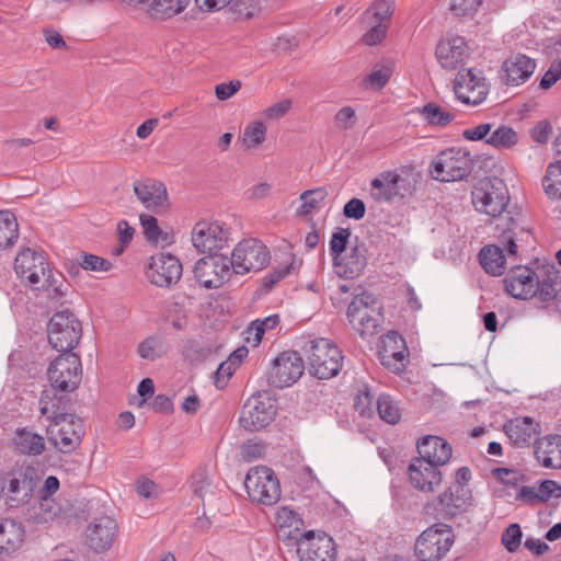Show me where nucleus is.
Instances as JSON below:
<instances>
[{"mask_svg":"<svg viewBox=\"0 0 561 561\" xmlns=\"http://www.w3.org/2000/svg\"><path fill=\"white\" fill-rule=\"evenodd\" d=\"M14 270L23 283L32 289L47 291L51 300L64 297L62 275L50 270L43 253L30 248L22 250L15 257Z\"/></svg>","mask_w":561,"mask_h":561,"instance_id":"1","label":"nucleus"},{"mask_svg":"<svg viewBox=\"0 0 561 561\" xmlns=\"http://www.w3.org/2000/svg\"><path fill=\"white\" fill-rule=\"evenodd\" d=\"M304 353L310 375L318 379H331L343 367L342 351L328 339L319 337L307 342Z\"/></svg>","mask_w":561,"mask_h":561,"instance_id":"2","label":"nucleus"},{"mask_svg":"<svg viewBox=\"0 0 561 561\" xmlns=\"http://www.w3.org/2000/svg\"><path fill=\"white\" fill-rule=\"evenodd\" d=\"M528 305L539 307L538 304H547L556 298V285L559 279V271L556 264L547 257H535L528 264Z\"/></svg>","mask_w":561,"mask_h":561,"instance_id":"3","label":"nucleus"},{"mask_svg":"<svg viewBox=\"0 0 561 561\" xmlns=\"http://www.w3.org/2000/svg\"><path fill=\"white\" fill-rule=\"evenodd\" d=\"M33 491L32 468L25 463L0 467V500L5 495L10 506L28 501Z\"/></svg>","mask_w":561,"mask_h":561,"instance_id":"4","label":"nucleus"},{"mask_svg":"<svg viewBox=\"0 0 561 561\" xmlns=\"http://www.w3.org/2000/svg\"><path fill=\"white\" fill-rule=\"evenodd\" d=\"M473 169L469 151L449 148L439 152L431 164L432 178L440 182H456L466 179Z\"/></svg>","mask_w":561,"mask_h":561,"instance_id":"5","label":"nucleus"},{"mask_svg":"<svg viewBox=\"0 0 561 561\" xmlns=\"http://www.w3.org/2000/svg\"><path fill=\"white\" fill-rule=\"evenodd\" d=\"M408 169L386 170L378 173L369 184V196L376 203H391L403 199L412 193Z\"/></svg>","mask_w":561,"mask_h":561,"instance_id":"6","label":"nucleus"},{"mask_svg":"<svg viewBox=\"0 0 561 561\" xmlns=\"http://www.w3.org/2000/svg\"><path fill=\"white\" fill-rule=\"evenodd\" d=\"M82 334V325L69 310L57 311L47 325L49 344L59 352L72 353Z\"/></svg>","mask_w":561,"mask_h":561,"instance_id":"7","label":"nucleus"},{"mask_svg":"<svg viewBox=\"0 0 561 561\" xmlns=\"http://www.w3.org/2000/svg\"><path fill=\"white\" fill-rule=\"evenodd\" d=\"M472 505V492L470 489L448 486L432 501L423 506V513L436 519H451Z\"/></svg>","mask_w":561,"mask_h":561,"instance_id":"8","label":"nucleus"},{"mask_svg":"<svg viewBox=\"0 0 561 561\" xmlns=\"http://www.w3.org/2000/svg\"><path fill=\"white\" fill-rule=\"evenodd\" d=\"M346 314L352 328L362 337L374 335L382 321L377 299L370 293L355 296L347 307Z\"/></svg>","mask_w":561,"mask_h":561,"instance_id":"9","label":"nucleus"},{"mask_svg":"<svg viewBox=\"0 0 561 561\" xmlns=\"http://www.w3.org/2000/svg\"><path fill=\"white\" fill-rule=\"evenodd\" d=\"M454 534L450 526L439 523L425 529L415 541V556L421 561H438L451 548Z\"/></svg>","mask_w":561,"mask_h":561,"instance_id":"10","label":"nucleus"},{"mask_svg":"<svg viewBox=\"0 0 561 561\" xmlns=\"http://www.w3.org/2000/svg\"><path fill=\"white\" fill-rule=\"evenodd\" d=\"M45 433L48 442L58 451L70 454L81 445L84 436L83 421L71 413L53 423H47Z\"/></svg>","mask_w":561,"mask_h":561,"instance_id":"11","label":"nucleus"},{"mask_svg":"<svg viewBox=\"0 0 561 561\" xmlns=\"http://www.w3.org/2000/svg\"><path fill=\"white\" fill-rule=\"evenodd\" d=\"M249 497L261 505L271 506L280 499V485L275 472L267 467H254L244 479Z\"/></svg>","mask_w":561,"mask_h":561,"instance_id":"12","label":"nucleus"},{"mask_svg":"<svg viewBox=\"0 0 561 561\" xmlns=\"http://www.w3.org/2000/svg\"><path fill=\"white\" fill-rule=\"evenodd\" d=\"M456 99L466 105L477 106L485 101L490 85L481 70L476 68L460 69L453 84Z\"/></svg>","mask_w":561,"mask_h":561,"instance_id":"13","label":"nucleus"},{"mask_svg":"<svg viewBox=\"0 0 561 561\" xmlns=\"http://www.w3.org/2000/svg\"><path fill=\"white\" fill-rule=\"evenodd\" d=\"M276 413L275 400L267 392H257L244 402L239 422L244 430L260 431L274 420Z\"/></svg>","mask_w":561,"mask_h":561,"instance_id":"14","label":"nucleus"},{"mask_svg":"<svg viewBox=\"0 0 561 561\" xmlns=\"http://www.w3.org/2000/svg\"><path fill=\"white\" fill-rule=\"evenodd\" d=\"M229 261L232 263V272L243 275L264 268L270 261V252L261 241L245 239L234 247Z\"/></svg>","mask_w":561,"mask_h":561,"instance_id":"15","label":"nucleus"},{"mask_svg":"<svg viewBox=\"0 0 561 561\" xmlns=\"http://www.w3.org/2000/svg\"><path fill=\"white\" fill-rule=\"evenodd\" d=\"M47 374L54 389L71 392L81 381V359L75 353H62L50 363Z\"/></svg>","mask_w":561,"mask_h":561,"instance_id":"16","label":"nucleus"},{"mask_svg":"<svg viewBox=\"0 0 561 561\" xmlns=\"http://www.w3.org/2000/svg\"><path fill=\"white\" fill-rule=\"evenodd\" d=\"M232 274V263L225 254L216 253L204 256L194 266L196 282L207 289L221 287Z\"/></svg>","mask_w":561,"mask_h":561,"instance_id":"17","label":"nucleus"},{"mask_svg":"<svg viewBox=\"0 0 561 561\" xmlns=\"http://www.w3.org/2000/svg\"><path fill=\"white\" fill-rule=\"evenodd\" d=\"M507 188L500 180L489 181L472 193L476 209L491 217L502 215L508 204Z\"/></svg>","mask_w":561,"mask_h":561,"instance_id":"18","label":"nucleus"},{"mask_svg":"<svg viewBox=\"0 0 561 561\" xmlns=\"http://www.w3.org/2000/svg\"><path fill=\"white\" fill-rule=\"evenodd\" d=\"M304 359L297 352H284L273 362L267 375L268 385L285 388L294 385L304 373Z\"/></svg>","mask_w":561,"mask_h":561,"instance_id":"19","label":"nucleus"},{"mask_svg":"<svg viewBox=\"0 0 561 561\" xmlns=\"http://www.w3.org/2000/svg\"><path fill=\"white\" fill-rule=\"evenodd\" d=\"M296 545L300 561H334L336 556L334 540L324 533L306 531Z\"/></svg>","mask_w":561,"mask_h":561,"instance_id":"20","label":"nucleus"},{"mask_svg":"<svg viewBox=\"0 0 561 561\" xmlns=\"http://www.w3.org/2000/svg\"><path fill=\"white\" fill-rule=\"evenodd\" d=\"M182 272V263L176 256L159 253L151 257L147 277L152 285L169 288L180 280Z\"/></svg>","mask_w":561,"mask_h":561,"instance_id":"21","label":"nucleus"},{"mask_svg":"<svg viewBox=\"0 0 561 561\" xmlns=\"http://www.w3.org/2000/svg\"><path fill=\"white\" fill-rule=\"evenodd\" d=\"M408 356L405 340L398 332L389 331L381 336L378 357L383 367L398 374L405 368Z\"/></svg>","mask_w":561,"mask_h":561,"instance_id":"22","label":"nucleus"},{"mask_svg":"<svg viewBox=\"0 0 561 561\" xmlns=\"http://www.w3.org/2000/svg\"><path fill=\"white\" fill-rule=\"evenodd\" d=\"M229 231L218 221H198L192 230V242L201 253H211L227 245Z\"/></svg>","mask_w":561,"mask_h":561,"instance_id":"23","label":"nucleus"},{"mask_svg":"<svg viewBox=\"0 0 561 561\" xmlns=\"http://www.w3.org/2000/svg\"><path fill=\"white\" fill-rule=\"evenodd\" d=\"M134 193L140 204L148 210L162 214L169 208V194L164 183L146 179L133 184Z\"/></svg>","mask_w":561,"mask_h":561,"instance_id":"24","label":"nucleus"},{"mask_svg":"<svg viewBox=\"0 0 561 561\" xmlns=\"http://www.w3.org/2000/svg\"><path fill=\"white\" fill-rule=\"evenodd\" d=\"M408 478L411 485L417 491L432 493L440 485L443 474L440 467L415 457L408 466Z\"/></svg>","mask_w":561,"mask_h":561,"instance_id":"25","label":"nucleus"},{"mask_svg":"<svg viewBox=\"0 0 561 561\" xmlns=\"http://www.w3.org/2000/svg\"><path fill=\"white\" fill-rule=\"evenodd\" d=\"M435 55L442 68L455 70L468 58L467 43L461 36L443 37L436 46Z\"/></svg>","mask_w":561,"mask_h":561,"instance_id":"26","label":"nucleus"},{"mask_svg":"<svg viewBox=\"0 0 561 561\" xmlns=\"http://www.w3.org/2000/svg\"><path fill=\"white\" fill-rule=\"evenodd\" d=\"M117 533L116 522L108 516L94 518L85 530L88 546L96 551L107 550L114 542Z\"/></svg>","mask_w":561,"mask_h":561,"instance_id":"27","label":"nucleus"},{"mask_svg":"<svg viewBox=\"0 0 561 561\" xmlns=\"http://www.w3.org/2000/svg\"><path fill=\"white\" fill-rule=\"evenodd\" d=\"M12 450L19 455L37 457L46 450V439L28 426L16 427L10 439Z\"/></svg>","mask_w":561,"mask_h":561,"instance_id":"28","label":"nucleus"},{"mask_svg":"<svg viewBox=\"0 0 561 561\" xmlns=\"http://www.w3.org/2000/svg\"><path fill=\"white\" fill-rule=\"evenodd\" d=\"M275 524L277 526V536L283 541H295L302 538L305 522L300 514L289 506H279L275 512Z\"/></svg>","mask_w":561,"mask_h":561,"instance_id":"29","label":"nucleus"},{"mask_svg":"<svg viewBox=\"0 0 561 561\" xmlns=\"http://www.w3.org/2000/svg\"><path fill=\"white\" fill-rule=\"evenodd\" d=\"M419 457L431 461L432 463L443 467L451 457V446L442 437L426 435L421 437L416 443Z\"/></svg>","mask_w":561,"mask_h":561,"instance_id":"30","label":"nucleus"},{"mask_svg":"<svg viewBox=\"0 0 561 561\" xmlns=\"http://www.w3.org/2000/svg\"><path fill=\"white\" fill-rule=\"evenodd\" d=\"M534 454L540 466L561 469V435H548L537 439Z\"/></svg>","mask_w":561,"mask_h":561,"instance_id":"31","label":"nucleus"},{"mask_svg":"<svg viewBox=\"0 0 561 561\" xmlns=\"http://www.w3.org/2000/svg\"><path fill=\"white\" fill-rule=\"evenodd\" d=\"M367 264L366 249L356 245L344 257L334 261L335 272L340 277L352 279L359 276Z\"/></svg>","mask_w":561,"mask_h":561,"instance_id":"32","label":"nucleus"},{"mask_svg":"<svg viewBox=\"0 0 561 561\" xmlns=\"http://www.w3.org/2000/svg\"><path fill=\"white\" fill-rule=\"evenodd\" d=\"M58 389H45L38 401L39 413L48 423L60 420L70 413L65 412L64 397L56 393Z\"/></svg>","mask_w":561,"mask_h":561,"instance_id":"33","label":"nucleus"},{"mask_svg":"<svg viewBox=\"0 0 561 561\" xmlns=\"http://www.w3.org/2000/svg\"><path fill=\"white\" fill-rule=\"evenodd\" d=\"M479 260L484 271L491 275H502L505 268V255L503 249L495 244L483 247L479 253Z\"/></svg>","mask_w":561,"mask_h":561,"instance_id":"34","label":"nucleus"},{"mask_svg":"<svg viewBox=\"0 0 561 561\" xmlns=\"http://www.w3.org/2000/svg\"><path fill=\"white\" fill-rule=\"evenodd\" d=\"M526 78V56L517 54L507 58L502 66L501 79L505 84L517 85Z\"/></svg>","mask_w":561,"mask_h":561,"instance_id":"35","label":"nucleus"},{"mask_svg":"<svg viewBox=\"0 0 561 561\" xmlns=\"http://www.w3.org/2000/svg\"><path fill=\"white\" fill-rule=\"evenodd\" d=\"M279 322L280 319L278 314H271L263 319H255L250 323L244 332L245 342L251 343L253 346H257L261 343L263 335L275 329Z\"/></svg>","mask_w":561,"mask_h":561,"instance_id":"36","label":"nucleus"},{"mask_svg":"<svg viewBox=\"0 0 561 561\" xmlns=\"http://www.w3.org/2000/svg\"><path fill=\"white\" fill-rule=\"evenodd\" d=\"M503 282L510 296L516 299H526V267L520 265L512 267Z\"/></svg>","mask_w":561,"mask_h":561,"instance_id":"37","label":"nucleus"},{"mask_svg":"<svg viewBox=\"0 0 561 561\" xmlns=\"http://www.w3.org/2000/svg\"><path fill=\"white\" fill-rule=\"evenodd\" d=\"M19 238V224L13 213L0 210V250L12 247Z\"/></svg>","mask_w":561,"mask_h":561,"instance_id":"38","label":"nucleus"},{"mask_svg":"<svg viewBox=\"0 0 561 561\" xmlns=\"http://www.w3.org/2000/svg\"><path fill=\"white\" fill-rule=\"evenodd\" d=\"M517 133L507 125H495L490 131V136L486 139V145L495 149H510L518 142Z\"/></svg>","mask_w":561,"mask_h":561,"instance_id":"39","label":"nucleus"},{"mask_svg":"<svg viewBox=\"0 0 561 561\" xmlns=\"http://www.w3.org/2000/svg\"><path fill=\"white\" fill-rule=\"evenodd\" d=\"M422 118L433 127H446L455 115L436 103H427L419 110Z\"/></svg>","mask_w":561,"mask_h":561,"instance_id":"40","label":"nucleus"},{"mask_svg":"<svg viewBox=\"0 0 561 561\" xmlns=\"http://www.w3.org/2000/svg\"><path fill=\"white\" fill-rule=\"evenodd\" d=\"M267 127L262 121H253L245 125L241 142L245 149H255L266 140Z\"/></svg>","mask_w":561,"mask_h":561,"instance_id":"41","label":"nucleus"},{"mask_svg":"<svg viewBox=\"0 0 561 561\" xmlns=\"http://www.w3.org/2000/svg\"><path fill=\"white\" fill-rule=\"evenodd\" d=\"M190 0H153L150 4V12L158 19H170L183 12Z\"/></svg>","mask_w":561,"mask_h":561,"instance_id":"42","label":"nucleus"},{"mask_svg":"<svg viewBox=\"0 0 561 561\" xmlns=\"http://www.w3.org/2000/svg\"><path fill=\"white\" fill-rule=\"evenodd\" d=\"M542 187L550 198H561V160L553 161L548 165Z\"/></svg>","mask_w":561,"mask_h":561,"instance_id":"43","label":"nucleus"},{"mask_svg":"<svg viewBox=\"0 0 561 561\" xmlns=\"http://www.w3.org/2000/svg\"><path fill=\"white\" fill-rule=\"evenodd\" d=\"M377 412L379 417L388 424H397L401 419V410L398 402L389 394H380L378 397Z\"/></svg>","mask_w":561,"mask_h":561,"instance_id":"44","label":"nucleus"},{"mask_svg":"<svg viewBox=\"0 0 561 561\" xmlns=\"http://www.w3.org/2000/svg\"><path fill=\"white\" fill-rule=\"evenodd\" d=\"M328 192L324 187L307 190L300 194L301 205L297 210L299 216H308L327 198Z\"/></svg>","mask_w":561,"mask_h":561,"instance_id":"45","label":"nucleus"},{"mask_svg":"<svg viewBox=\"0 0 561 561\" xmlns=\"http://www.w3.org/2000/svg\"><path fill=\"white\" fill-rule=\"evenodd\" d=\"M20 539V527L13 519L0 522V552L13 549Z\"/></svg>","mask_w":561,"mask_h":561,"instance_id":"46","label":"nucleus"},{"mask_svg":"<svg viewBox=\"0 0 561 561\" xmlns=\"http://www.w3.org/2000/svg\"><path fill=\"white\" fill-rule=\"evenodd\" d=\"M392 71L391 64L375 65L371 72L364 80L365 87L373 90L382 89L388 83Z\"/></svg>","mask_w":561,"mask_h":561,"instance_id":"47","label":"nucleus"},{"mask_svg":"<svg viewBox=\"0 0 561 561\" xmlns=\"http://www.w3.org/2000/svg\"><path fill=\"white\" fill-rule=\"evenodd\" d=\"M167 353L161 337L152 335L138 345V354L141 358L154 360Z\"/></svg>","mask_w":561,"mask_h":561,"instance_id":"48","label":"nucleus"},{"mask_svg":"<svg viewBox=\"0 0 561 561\" xmlns=\"http://www.w3.org/2000/svg\"><path fill=\"white\" fill-rule=\"evenodd\" d=\"M191 489L195 496L204 501L208 493H213V483L205 468H198L191 477Z\"/></svg>","mask_w":561,"mask_h":561,"instance_id":"49","label":"nucleus"},{"mask_svg":"<svg viewBox=\"0 0 561 561\" xmlns=\"http://www.w3.org/2000/svg\"><path fill=\"white\" fill-rule=\"evenodd\" d=\"M504 431L511 442L517 446H523L526 443V416L507 421Z\"/></svg>","mask_w":561,"mask_h":561,"instance_id":"50","label":"nucleus"},{"mask_svg":"<svg viewBox=\"0 0 561 561\" xmlns=\"http://www.w3.org/2000/svg\"><path fill=\"white\" fill-rule=\"evenodd\" d=\"M394 11V0H377L366 11V14L374 19V22L386 23Z\"/></svg>","mask_w":561,"mask_h":561,"instance_id":"51","label":"nucleus"},{"mask_svg":"<svg viewBox=\"0 0 561 561\" xmlns=\"http://www.w3.org/2000/svg\"><path fill=\"white\" fill-rule=\"evenodd\" d=\"M79 265L90 272H108L113 268V264L95 254L83 253L80 255Z\"/></svg>","mask_w":561,"mask_h":561,"instance_id":"52","label":"nucleus"},{"mask_svg":"<svg viewBox=\"0 0 561 561\" xmlns=\"http://www.w3.org/2000/svg\"><path fill=\"white\" fill-rule=\"evenodd\" d=\"M59 512V505L51 497H41L35 519L38 523H48L54 520Z\"/></svg>","mask_w":561,"mask_h":561,"instance_id":"53","label":"nucleus"},{"mask_svg":"<svg viewBox=\"0 0 561 561\" xmlns=\"http://www.w3.org/2000/svg\"><path fill=\"white\" fill-rule=\"evenodd\" d=\"M139 221L148 241L159 242L161 240L163 232L160 229L156 217L150 214H140Z\"/></svg>","mask_w":561,"mask_h":561,"instance_id":"54","label":"nucleus"},{"mask_svg":"<svg viewBox=\"0 0 561 561\" xmlns=\"http://www.w3.org/2000/svg\"><path fill=\"white\" fill-rule=\"evenodd\" d=\"M350 236V229L339 228L333 232L330 240V252L334 261L345 251Z\"/></svg>","mask_w":561,"mask_h":561,"instance_id":"55","label":"nucleus"},{"mask_svg":"<svg viewBox=\"0 0 561 561\" xmlns=\"http://www.w3.org/2000/svg\"><path fill=\"white\" fill-rule=\"evenodd\" d=\"M522 530L518 524H511L502 534L501 541L508 552H515L522 540Z\"/></svg>","mask_w":561,"mask_h":561,"instance_id":"56","label":"nucleus"},{"mask_svg":"<svg viewBox=\"0 0 561 561\" xmlns=\"http://www.w3.org/2000/svg\"><path fill=\"white\" fill-rule=\"evenodd\" d=\"M494 127V123H480L476 126L466 128L462 131V137L469 141L483 140L486 144V139L490 136V131Z\"/></svg>","mask_w":561,"mask_h":561,"instance_id":"57","label":"nucleus"},{"mask_svg":"<svg viewBox=\"0 0 561 561\" xmlns=\"http://www.w3.org/2000/svg\"><path fill=\"white\" fill-rule=\"evenodd\" d=\"M482 0H450V10L458 16L471 15L481 5Z\"/></svg>","mask_w":561,"mask_h":561,"instance_id":"58","label":"nucleus"},{"mask_svg":"<svg viewBox=\"0 0 561 561\" xmlns=\"http://www.w3.org/2000/svg\"><path fill=\"white\" fill-rule=\"evenodd\" d=\"M374 398L369 391H360L354 399V408L362 415L370 417L374 413Z\"/></svg>","mask_w":561,"mask_h":561,"instance_id":"59","label":"nucleus"},{"mask_svg":"<svg viewBox=\"0 0 561 561\" xmlns=\"http://www.w3.org/2000/svg\"><path fill=\"white\" fill-rule=\"evenodd\" d=\"M495 477L506 485L516 486L523 481L524 474L519 470L508 468H496L493 470Z\"/></svg>","mask_w":561,"mask_h":561,"instance_id":"60","label":"nucleus"},{"mask_svg":"<svg viewBox=\"0 0 561 561\" xmlns=\"http://www.w3.org/2000/svg\"><path fill=\"white\" fill-rule=\"evenodd\" d=\"M388 25L386 23L375 24L363 35V41L366 45L374 46L379 44L386 36Z\"/></svg>","mask_w":561,"mask_h":561,"instance_id":"61","label":"nucleus"},{"mask_svg":"<svg viewBox=\"0 0 561 561\" xmlns=\"http://www.w3.org/2000/svg\"><path fill=\"white\" fill-rule=\"evenodd\" d=\"M561 79V59L554 60L549 66L540 80V88L547 90Z\"/></svg>","mask_w":561,"mask_h":561,"instance_id":"62","label":"nucleus"},{"mask_svg":"<svg viewBox=\"0 0 561 561\" xmlns=\"http://www.w3.org/2000/svg\"><path fill=\"white\" fill-rule=\"evenodd\" d=\"M335 124L342 129H350L356 123L355 111L351 106L342 107L334 116Z\"/></svg>","mask_w":561,"mask_h":561,"instance_id":"63","label":"nucleus"},{"mask_svg":"<svg viewBox=\"0 0 561 561\" xmlns=\"http://www.w3.org/2000/svg\"><path fill=\"white\" fill-rule=\"evenodd\" d=\"M366 207L362 199L352 198L345 205L343 214L347 218L359 220L365 216Z\"/></svg>","mask_w":561,"mask_h":561,"instance_id":"64","label":"nucleus"}]
</instances>
